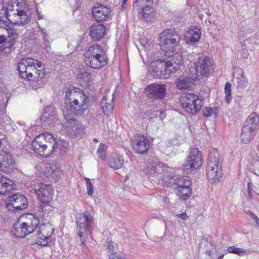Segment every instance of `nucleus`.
I'll use <instances>...</instances> for the list:
<instances>
[{
	"instance_id": "nucleus-1",
	"label": "nucleus",
	"mask_w": 259,
	"mask_h": 259,
	"mask_svg": "<svg viewBox=\"0 0 259 259\" xmlns=\"http://www.w3.org/2000/svg\"><path fill=\"white\" fill-rule=\"evenodd\" d=\"M39 205L38 210L35 214L28 213L26 214L24 222L15 224L13 226L15 231V234L17 237L23 238L27 235L32 233L39 224L40 222L48 220L49 211L51 210L50 205L43 206Z\"/></svg>"
},
{
	"instance_id": "nucleus-2",
	"label": "nucleus",
	"mask_w": 259,
	"mask_h": 259,
	"mask_svg": "<svg viewBox=\"0 0 259 259\" xmlns=\"http://www.w3.org/2000/svg\"><path fill=\"white\" fill-rule=\"evenodd\" d=\"M89 100L90 97L79 88L69 87L66 91L65 103L70 115L78 116L83 114Z\"/></svg>"
},
{
	"instance_id": "nucleus-3",
	"label": "nucleus",
	"mask_w": 259,
	"mask_h": 259,
	"mask_svg": "<svg viewBox=\"0 0 259 259\" xmlns=\"http://www.w3.org/2000/svg\"><path fill=\"white\" fill-rule=\"evenodd\" d=\"M160 48L165 53V56L174 57V55L179 50L181 38L179 32L172 28L163 30L159 35Z\"/></svg>"
},
{
	"instance_id": "nucleus-4",
	"label": "nucleus",
	"mask_w": 259,
	"mask_h": 259,
	"mask_svg": "<svg viewBox=\"0 0 259 259\" xmlns=\"http://www.w3.org/2000/svg\"><path fill=\"white\" fill-rule=\"evenodd\" d=\"M32 150L41 157H49L58 148L59 144L51 134H43L37 136L32 141Z\"/></svg>"
},
{
	"instance_id": "nucleus-5",
	"label": "nucleus",
	"mask_w": 259,
	"mask_h": 259,
	"mask_svg": "<svg viewBox=\"0 0 259 259\" xmlns=\"http://www.w3.org/2000/svg\"><path fill=\"white\" fill-rule=\"evenodd\" d=\"M76 231L79 235L81 243L85 242V236L88 233L91 234L93 225L94 223L93 216L87 211L77 213L75 217Z\"/></svg>"
},
{
	"instance_id": "nucleus-6",
	"label": "nucleus",
	"mask_w": 259,
	"mask_h": 259,
	"mask_svg": "<svg viewBox=\"0 0 259 259\" xmlns=\"http://www.w3.org/2000/svg\"><path fill=\"white\" fill-rule=\"evenodd\" d=\"M258 122L259 116L255 112L251 113L245 120L240 136L243 143L248 144L253 139L259 126Z\"/></svg>"
},
{
	"instance_id": "nucleus-7",
	"label": "nucleus",
	"mask_w": 259,
	"mask_h": 259,
	"mask_svg": "<svg viewBox=\"0 0 259 259\" xmlns=\"http://www.w3.org/2000/svg\"><path fill=\"white\" fill-rule=\"evenodd\" d=\"M190 71L191 75L199 81L203 77L207 78L213 71L209 57L205 56L199 58L197 62L194 63L193 67L190 68Z\"/></svg>"
},
{
	"instance_id": "nucleus-8",
	"label": "nucleus",
	"mask_w": 259,
	"mask_h": 259,
	"mask_svg": "<svg viewBox=\"0 0 259 259\" xmlns=\"http://www.w3.org/2000/svg\"><path fill=\"white\" fill-rule=\"evenodd\" d=\"M219 154L217 151L209 153L206 167L207 177L209 182L213 184L220 181L222 172L219 167Z\"/></svg>"
},
{
	"instance_id": "nucleus-9",
	"label": "nucleus",
	"mask_w": 259,
	"mask_h": 259,
	"mask_svg": "<svg viewBox=\"0 0 259 259\" xmlns=\"http://www.w3.org/2000/svg\"><path fill=\"white\" fill-rule=\"evenodd\" d=\"M6 203L8 210L14 213L19 212L28 206L27 198L20 193L9 196L6 199Z\"/></svg>"
},
{
	"instance_id": "nucleus-10",
	"label": "nucleus",
	"mask_w": 259,
	"mask_h": 259,
	"mask_svg": "<svg viewBox=\"0 0 259 259\" xmlns=\"http://www.w3.org/2000/svg\"><path fill=\"white\" fill-rule=\"evenodd\" d=\"M202 164L201 153L197 149L193 148L191 150L182 167L185 172L190 173L198 169Z\"/></svg>"
},
{
	"instance_id": "nucleus-11",
	"label": "nucleus",
	"mask_w": 259,
	"mask_h": 259,
	"mask_svg": "<svg viewBox=\"0 0 259 259\" xmlns=\"http://www.w3.org/2000/svg\"><path fill=\"white\" fill-rule=\"evenodd\" d=\"M33 65L41 68V62L31 58H23L18 63V69L22 78L29 80L32 79L33 74L31 72Z\"/></svg>"
},
{
	"instance_id": "nucleus-12",
	"label": "nucleus",
	"mask_w": 259,
	"mask_h": 259,
	"mask_svg": "<svg viewBox=\"0 0 259 259\" xmlns=\"http://www.w3.org/2000/svg\"><path fill=\"white\" fill-rule=\"evenodd\" d=\"M35 192L40 202V204L44 206L50 205L53 196V190L51 185L41 183L35 187ZM41 207H43V206Z\"/></svg>"
},
{
	"instance_id": "nucleus-13",
	"label": "nucleus",
	"mask_w": 259,
	"mask_h": 259,
	"mask_svg": "<svg viewBox=\"0 0 259 259\" xmlns=\"http://www.w3.org/2000/svg\"><path fill=\"white\" fill-rule=\"evenodd\" d=\"M132 148L137 154H145L150 148V140L145 136L137 134L131 139Z\"/></svg>"
},
{
	"instance_id": "nucleus-14",
	"label": "nucleus",
	"mask_w": 259,
	"mask_h": 259,
	"mask_svg": "<svg viewBox=\"0 0 259 259\" xmlns=\"http://www.w3.org/2000/svg\"><path fill=\"white\" fill-rule=\"evenodd\" d=\"M31 72L33 74L32 77L33 80H29L30 85L34 90L42 87L46 83L45 77L46 70L42 63L41 62V68L39 66L33 65Z\"/></svg>"
},
{
	"instance_id": "nucleus-15",
	"label": "nucleus",
	"mask_w": 259,
	"mask_h": 259,
	"mask_svg": "<svg viewBox=\"0 0 259 259\" xmlns=\"http://www.w3.org/2000/svg\"><path fill=\"white\" fill-rule=\"evenodd\" d=\"M166 85L164 84L151 83L145 89V94L148 98L155 101L161 100L165 96Z\"/></svg>"
},
{
	"instance_id": "nucleus-16",
	"label": "nucleus",
	"mask_w": 259,
	"mask_h": 259,
	"mask_svg": "<svg viewBox=\"0 0 259 259\" xmlns=\"http://www.w3.org/2000/svg\"><path fill=\"white\" fill-rule=\"evenodd\" d=\"M111 14V8L100 3L96 4L92 10L93 17L97 21L104 22L109 18Z\"/></svg>"
},
{
	"instance_id": "nucleus-17",
	"label": "nucleus",
	"mask_w": 259,
	"mask_h": 259,
	"mask_svg": "<svg viewBox=\"0 0 259 259\" xmlns=\"http://www.w3.org/2000/svg\"><path fill=\"white\" fill-rule=\"evenodd\" d=\"M148 161L150 165L144 169V172L146 175L156 177L163 171L164 164L160 162L157 158L151 157L148 159Z\"/></svg>"
},
{
	"instance_id": "nucleus-18",
	"label": "nucleus",
	"mask_w": 259,
	"mask_h": 259,
	"mask_svg": "<svg viewBox=\"0 0 259 259\" xmlns=\"http://www.w3.org/2000/svg\"><path fill=\"white\" fill-rule=\"evenodd\" d=\"M15 160L11 155L4 152L0 155V170L6 173L11 174L16 169Z\"/></svg>"
},
{
	"instance_id": "nucleus-19",
	"label": "nucleus",
	"mask_w": 259,
	"mask_h": 259,
	"mask_svg": "<svg viewBox=\"0 0 259 259\" xmlns=\"http://www.w3.org/2000/svg\"><path fill=\"white\" fill-rule=\"evenodd\" d=\"M167 61L164 60H156L153 61L150 65V69L153 72V76L157 78H167L166 74Z\"/></svg>"
},
{
	"instance_id": "nucleus-20",
	"label": "nucleus",
	"mask_w": 259,
	"mask_h": 259,
	"mask_svg": "<svg viewBox=\"0 0 259 259\" xmlns=\"http://www.w3.org/2000/svg\"><path fill=\"white\" fill-rule=\"evenodd\" d=\"M172 60L167 61L166 65V74L167 78L169 76L178 74L181 71L179 68V65L182 61L183 57L181 55L176 53L174 55V57H172Z\"/></svg>"
},
{
	"instance_id": "nucleus-21",
	"label": "nucleus",
	"mask_w": 259,
	"mask_h": 259,
	"mask_svg": "<svg viewBox=\"0 0 259 259\" xmlns=\"http://www.w3.org/2000/svg\"><path fill=\"white\" fill-rule=\"evenodd\" d=\"M107 56L106 52L101 53L88 61H85V63L94 69L100 68L107 64Z\"/></svg>"
},
{
	"instance_id": "nucleus-22",
	"label": "nucleus",
	"mask_w": 259,
	"mask_h": 259,
	"mask_svg": "<svg viewBox=\"0 0 259 259\" xmlns=\"http://www.w3.org/2000/svg\"><path fill=\"white\" fill-rule=\"evenodd\" d=\"M30 20L31 13L30 11L18 14L14 13L12 14V21L11 23L15 25L24 26L28 24Z\"/></svg>"
},
{
	"instance_id": "nucleus-23",
	"label": "nucleus",
	"mask_w": 259,
	"mask_h": 259,
	"mask_svg": "<svg viewBox=\"0 0 259 259\" xmlns=\"http://www.w3.org/2000/svg\"><path fill=\"white\" fill-rule=\"evenodd\" d=\"M56 118V113L53 107H48L44 111L40 118L42 126L50 125L54 122Z\"/></svg>"
},
{
	"instance_id": "nucleus-24",
	"label": "nucleus",
	"mask_w": 259,
	"mask_h": 259,
	"mask_svg": "<svg viewBox=\"0 0 259 259\" xmlns=\"http://www.w3.org/2000/svg\"><path fill=\"white\" fill-rule=\"evenodd\" d=\"M105 26L102 24H93L90 27V35L95 41L100 40L105 34Z\"/></svg>"
},
{
	"instance_id": "nucleus-25",
	"label": "nucleus",
	"mask_w": 259,
	"mask_h": 259,
	"mask_svg": "<svg viewBox=\"0 0 259 259\" xmlns=\"http://www.w3.org/2000/svg\"><path fill=\"white\" fill-rule=\"evenodd\" d=\"M196 79L190 74L189 76H180L176 81V86L179 90L187 89L192 87Z\"/></svg>"
},
{
	"instance_id": "nucleus-26",
	"label": "nucleus",
	"mask_w": 259,
	"mask_h": 259,
	"mask_svg": "<svg viewBox=\"0 0 259 259\" xmlns=\"http://www.w3.org/2000/svg\"><path fill=\"white\" fill-rule=\"evenodd\" d=\"M155 11L152 7L148 5L141 8L140 12L141 18L146 22H151L155 19Z\"/></svg>"
},
{
	"instance_id": "nucleus-27",
	"label": "nucleus",
	"mask_w": 259,
	"mask_h": 259,
	"mask_svg": "<svg viewBox=\"0 0 259 259\" xmlns=\"http://www.w3.org/2000/svg\"><path fill=\"white\" fill-rule=\"evenodd\" d=\"M189 100H190L188 99L187 94L183 95L181 96L180 99V101L182 108L188 113L195 115L196 114L197 107L198 108V106H192L191 102H190Z\"/></svg>"
},
{
	"instance_id": "nucleus-28",
	"label": "nucleus",
	"mask_w": 259,
	"mask_h": 259,
	"mask_svg": "<svg viewBox=\"0 0 259 259\" xmlns=\"http://www.w3.org/2000/svg\"><path fill=\"white\" fill-rule=\"evenodd\" d=\"M112 98L111 100H110V97L107 95L104 96L100 103L103 112L107 116H109V114L111 113L113 110V94L112 95Z\"/></svg>"
},
{
	"instance_id": "nucleus-29",
	"label": "nucleus",
	"mask_w": 259,
	"mask_h": 259,
	"mask_svg": "<svg viewBox=\"0 0 259 259\" xmlns=\"http://www.w3.org/2000/svg\"><path fill=\"white\" fill-rule=\"evenodd\" d=\"M201 34V30L198 27H190L185 35L186 40L188 43L198 42L200 38Z\"/></svg>"
},
{
	"instance_id": "nucleus-30",
	"label": "nucleus",
	"mask_w": 259,
	"mask_h": 259,
	"mask_svg": "<svg viewBox=\"0 0 259 259\" xmlns=\"http://www.w3.org/2000/svg\"><path fill=\"white\" fill-rule=\"evenodd\" d=\"M13 182L0 174V195L8 193L13 189Z\"/></svg>"
},
{
	"instance_id": "nucleus-31",
	"label": "nucleus",
	"mask_w": 259,
	"mask_h": 259,
	"mask_svg": "<svg viewBox=\"0 0 259 259\" xmlns=\"http://www.w3.org/2000/svg\"><path fill=\"white\" fill-rule=\"evenodd\" d=\"M105 52L104 49L98 45H94L90 46L87 50L85 51L84 53V61H87L92 59V58L97 56L101 53Z\"/></svg>"
},
{
	"instance_id": "nucleus-32",
	"label": "nucleus",
	"mask_w": 259,
	"mask_h": 259,
	"mask_svg": "<svg viewBox=\"0 0 259 259\" xmlns=\"http://www.w3.org/2000/svg\"><path fill=\"white\" fill-rule=\"evenodd\" d=\"M110 166L114 169L121 168L123 164L122 157L117 153L112 154L109 159Z\"/></svg>"
},
{
	"instance_id": "nucleus-33",
	"label": "nucleus",
	"mask_w": 259,
	"mask_h": 259,
	"mask_svg": "<svg viewBox=\"0 0 259 259\" xmlns=\"http://www.w3.org/2000/svg\"><path fill=\"white\" fill-rule=\"evenodd\" d=\"M190 186H185L180 189H174V192L181 198L187 200L192 193V189Z\"/></svg>"
},
{
	"instance_id": "nucleus-34",
	"label": "nucleus",
	"mask_w": 259,
	"mask_h": 259,
	"mask_svg": "<svg viewBox=\"0 0 259 259\" xmlns=\"http://www.w3.org/2000/svg\"><path fill=\"white\" fill-rule=\"evenodd\" d=\"M234 82L238 91L244 90L248 85V80L244 76V72L242 70H241L240 76L236 78Z\"/></svg>"
},
{
	"instance_id": "nucleus-35",
	"label": "nucleus",
	"mask_w": 259,
	"mask_h": 259,
	"mask_svg": "<svg viewBox=\"0 0 259 259\" xmlns=\"http://www.w3.org/2000/svg\"><path fill=\"white\" fill-rule=\"evenodd\" d=\"M174 184L177 187L175 189H180L191 185V181L189 177L183 176L178 177L174 180Z\"/></svg>"
},
{
	"instance_id": "nucleus-36",
	"label": "nucleus",
	"mask_w": 259,
	"mask_h": 259,
	"mask_svg": "<svg viewBox=\"0 0 259 259\" xmlns=\"http://www.w3.org/2000/svg\"><path fill=\"white\" fill-rule=\"evenodd\" d=\"M64 116L67 121L68 124H69V125H67L68 132H69L72 135H75L78 127L77 125L75 124L74 119L71 116L69 117L68 114L65 113H64Z\"/></svg>"
},
{
	"instance_id": "nucleus-37",
	"label": "nucleus",
	"mask_w": 259,
	"mask_h": 259,
	"mask_svg": "<svg viewBox=\"0 0 259 259\" xmlns=\"http://www.w3.org/2000/svg\"><path fill=\"white\" fill-rule=\"evenodd\" d=\"M39 230L45 236L46 239H49L51 236L53 234L54 229L52 228L50 223L42 224L39 227Z\"/></svg>"
},
{
	"instance_id": "nucleus-38",
	"label": "nucleus",
	"mask_w": 259,
	"mask_h": 259,
	"mask_svg": "<svg viewBox=\"0 0 259 259\" xmlns=\"http://www.w3.org/2000/svg\"><path fill=\"white\" fill-rule=\"evenodd\" d=\"M188 99H189V101L191 102L192 104V106H198L197 107L196 113H197L201 109L202 106V100L199 98V97L197 95H195L192 93H187Z\"/></svg>"
},
{
	"instance_id": "nucleus-39",
	"label": "nucleus",
	"mask_w": 259,
	"mask_h": 259,
	"mask_svg": "<svg viewBox=\"0 0 259 259\" xmlns=\"http://www.w3.org/2000/svg\"><path fill=\"white\" fill-rule=\"evenodd\" d=\"M12 4H16V14L29 11L25 3L22 0H12Z\"/></svg>"
},
{
	"instance_id": "nucleus-40",
	"label": "nucleus",
	"mask_w": 259,
	"mask_h": 259,
	"mask_svg": "<svg viewBox=\"0 0 259 259\" xmlns=\"http://www.w3.org/2000/svg\"><path fill=\"white\" fill-rule=\"evenodd\" d=\"M16 4H12V0L8 3V6L6 7V9L5 10L4 14L5 15V17L7 19H9V20L11 22L12 14L14 13H15L14 9V7Z\"/></svg>"
},
{
	"instance_id": "nucleus-41",
	"label": "nucleus",
	"mask_w": 259,
	"mask_h": 259,
	"mask_svg": "<svg viewBox=\"0 0 259 259\" xmlns=\"http://www.w3.org/2000/svg\"><path fill=\"white\" fill-rule=\"evenodd\" d=\"M39 29L42 36L44 45L45 46L46 49H50L51 43L48 31L44 28L39 27Z\"/></svg>"
},
{
	"instance_id": "nucleus-42",
	"label": "nucleus",
	"mask_w": 259,
	"mask_h": 259,
	"mask_svg": "<svg viewBox=\"0 0 259 259\" xmlns=\"http://www.w3.org/2000/svg\"><path fill=\"white\" fill-rule=\"evenodd\" d=\"M219 111V108L218 107H206L203 110V115L206 117H209L212 115H214L215 116H217Z\"/></svg>"
},
{
	"instance_id": "nucleus-43",
	"label": "nucleus",
	"mask_w": 259,
	"mask_h": 259,
	"mask_svg": "<svg viewBox=\"0 0 259 259\" xmlns=\"http://www.w3.org/2000/svg\"><path fill=\"white\" fill-rule=\"evenodd\" d=\"M231 84L229 82H227L225 86V101L228 104H229L232 100V92H231Z\"/></svg>"
},
{
	"instance_id": "nucleus-44",
	"label": "nucleus",
	"mask_w": 259,
	"mask_h": 259,
	"mask_svg": "<svg viewBox=\"0 0 259 259\" xmlns=\"http://www.w3.org/2000/svg\"><path fill=\"white\" fill-rule=\"evenodd\" d=\"M107 146L103 143H101L98 148L97 153L100 158L104 160L106 158V150Z\"/></svg>"
},
{
	"instance_id": "nucleus-45",
	"label": "nucleus",
	"mask_w": 259,
	"mask_h": 259,
	"mask_svg": "<svg viewBox=\"0 0 259 259\" xmlns=\"http://www.w3.org/2000/svg\"><path fill=\"white\" fill-rule=\"evenodd\" d=\"M5 30L7 31L8 37L18 38V33L16 29L13 27L11 25L8 24Z\"/></svg>"
},
{
	"instance_id": "nucleus-46",
	"label": "nucleus",
	"mask_w": 259,
	"mask_h": 259,
	"mask_svg": "<svg viewBox=\"0 0 259 259\" xmlns=\"http://www.w3.org/2000/svg\"><path fill=\"white\" fill-rule=\"evenodd\" d=\"M227 250L229 253L236 254L239 255H242L245 253V250L244 249L236 247L234 246H229Z\"/></svg>"
},
{
	"instance_id": "nucleus-47",
	"label": "nucleus",
	"mask_w": 259,
	"mask_h": 259,
	"mask_svg": "<svg viewBox=\"0 0 259 259\" xmlns=\"http://www.w3.org/2000/svg\"><path fill=\"white\" fill-rule=\"evenodd\" d=\"M152 0H135L133 3V7L134 8L139 7H141L142 8L145 6H147V5H146V4H152Z\"/></svg>"
},
{
	"instance_id": "nucleus-48",
	"label": "nucleus",
	"mask_w": 259,
	"mask_h": 259,
	"mask_svg": "<svg viewBox=\"0 0 259 259\" xmlns=\"http://www.w3.org/2000/svg\"><path fill=\"white\" fill-rule=\"evenodd\" d=\"M51 169L52 170V177H56V179L61 177L62 172L61 171L59 167H57L56 165H52L51 167Z\"/></svg>"
},
{
	"instance_id": "nucleus-49",
	"label": "nucleus",
	"mask_w": 259,
	"mask_h": 259,
	"mask_svg": "<svg viewBox=\"0 0 259 259\" xmlns=\"http://www.w3.org/2000/svg\"><path fill=\"white\" fill-rule=\"evenodd\" d=\"M79 75L80 79L82 80L83 83H87L89 82L91 79V75L89 73L85 72L83 73H80Z\"/></svg>"
},
{
	"instance_id": "nucleus-50",
	"label": "nucleus",
	"mask_w": 259,
	"mask_h": 259,
	"mask_svg": "<svg viewBox=\"0 0 259 259\" xmlns=\"http://www.w3.org/2000/svg\"><path fill=\"white\" fill-rule=\"evenodd\" d=\"M8 39H6V42H5L6 48H10L12 46H13L15 42V39L17 38L14 37H8Z\"/></svg>"
},
{
	"instance_id": "nucleus-51",
	"label": "nucleus",
	"mask_w": 259,
	"mask_h": 259,
	"mask_svg": "<svg viewBox=\"0 0 259 259\" xmlns=\"http://www.w3.org/2000/svg\"><path fill=\"white\" fill-rule=\"evenodd\" d=\"M87 188L88 190V194L90 196H92L94 193V186L92 183H90L87 185Z\"/></svg>"
},
{
	"instance_id": "nucleus-52",
	"label": "nucleus",
	"mask_w": 259,
	"mask_h": 259,
	"mask_svg": "<svg viewBox=\"0 0 259 259\" xmlns=\"http://www.w3.org/2000/svg\"><path fill=\"white\" fill-rule=\"evenodd\" d=\"M49 239H44L41 240H38L36 243L38 245H41L42 246H50L49 242H48Z\"/></svg>"
},
{
	"instance_id": "nucleus-53",
	"label": "nucleus",
	"mask_w": 259,
	"mask_h": 259,
	"mask_svg": "<svg viewBox=\"0 0 259 259\" xmlns=\"http://www.w3.org/2000/svg\"><path fill=\"white\" fill-rule=\"evenodd\" d=\"M248 213L249 215L254 220L257 226L259 227V218L251 210H248Z\"/></svg>"
},
{
	"instance_id": "nucleus-54",
	"label": "nucleus",
	"mask_w": 259,
	"mask_h": 259,
	"mask_svg": "<svg viewBox=\"0 0 259 259\" xmlns=\"http://www.w3.org/2000/svg\"><path fill=\"white\" fill-rule=\"evenodd\" d=\"M252 184L251 183V182H249L247 183V193H248V197L250 198H252Z\"/></svg>"
},
{
	"instance_id": "nucleus-55",
	"label": "nucleus",
	"mask_w": 259,
	"mask_h": 259,
	"mask_svg": "<svg viewBox=\"0 0 259 259\" xmlns=\"http://www.w3.org/2000/svg\"><path fill=\"white\" fill-rule=\"evenodd\" d=\"M6 42V36L3 34H0V45ZM2 50V47H0V51Z\"/></svg>"
},
{
	"instance_id": "nucleus-56",
	"label": "nucleus",
	"mask_w": 259,
	"mask_h": 259,
	"mask_svg": "<svg viewBox=\"0 0 259 259\" xmlns=\"http://www.w3.org/2000/svg\"><path fill=\"white\" fill-rule=\"evenodd\" d=\"M241 57L243 58H247L248 56V53L247 50L243 49L241 52Z\"/></svg>"
},
{
	"instance_id": "nucleus-57",
	"label": "nucleus",
	"mask_w": 259,
	"mask_h": 259,
	"mask_svg": "<svg viewBox=\"0 0 259 259\" xmlns=\"http://www.w3.org/2000/svg\"><path fill=\"white\" fill-rule=\"evenodd\" d=\"M8 25L6 21L0 19V29L3 28L5 29Z\"/></svg>"
},
{
	"instance_id": "nucleus-58",
	"label": "nucleus",
	"mask_w": 259,
	"mask_h": 259,
	"mask_svg": "<svg viewBox=\"0 0 259 259\" xmlns=\"http://www.w3.org/2000/svg\"><path fill=\"white\" fill-rule=\"evenodd\" d=\"M44 235L41 233V231L40 230H38L37 231V239L39 240H43L44 239H45V236H44Z\"/></svg>"
},
{
	"instance_id": "nucleus-59",
	"label": "nucleus",
	"mask_w": 259,
	"mask_h": 259,
	"mask_svg": "<svg viewBox=\"0 0 259 259\" xmlns=\"http://www.w3.org/2000/svg\"><path fill=\"white\" fill-rule=\"evenodd\" d=\"M110 259H122L121 256L118 254H115V253L111 254L109 256Z\"/></svg>"
},
{
	"instance_id": "nucleus-60",
	"label": "nucleus",
	"mask_w": 259,
	"mask_h": 259,
	"mask_svg": "<svg viewBox=\"0 0 259 259\" xmlns=\"http://www.w3.org/2000/svg\"><path fill=\"white\" fill-rule=\"evenodd\" d=\"M108 249L110 252H114V248L113 244L110 242L108 245Z\"/></svg>"
},
{
	"instance_id": "nucleus-61",
	"label": "nucleus",
	"mask_w": 259,
	"mask_h": 259,
	"mask_svg": "<svg viewBox=\"0 0 259 259\" xmlns=\"http://www.w3.org/2000/svg\"><path fill=\"white\" fill-rule=\"evenodd\" d=\"M178 215L181 219H183V220H186L188 217L186 212L181 213Z\"/></svg>"
},
{
	"instance_id": "nucleus-62",
	"label": "nucleus",
	"mask_w": 259,
	"mask_h": 259,
	"mask_svg": "<svg viewBox=\"0 0 259 259\" xmlns=\"http://www.w3.org/2000/svg\"><path fill=\"white\" fill-rule=\"evenodd\" d=\"M166 117V113L165 111H160L159 114V118L161 119V120H163V119Z\"/></svg>"
},
{
	"instance_id": "nucleus-63",
	"label": "nucleus",
	"mask_w": 259,
	"mask_h": 259,
	"mask_svg": "<svg viewBox=\"0 0 259 259\" xmlns=\"http://www.w3.org/2000/svg\"><path fill=\"white\" fill-rule=\"evenodd\" d=\"M204 245L206 246V247H208L209 246H210V248H211V249H212L213 247L212 243L210 241H209V242L205 241V243Z\"/></svg>"
},
{
	"instance_id": "nucleus-64",
	"label": "nucleus",
	"mask_w": 259,
	"mask_h": 259,
	"mask_svg": "<svg viewBox=\"0 0 259 259\" xmlns=\"http://www.w3.org/2000/svg\"><path fill=\"white\" fill-rule=\"evenodd\" d=\"M127 1V0H122V5H121V9L122 10H123L124 9V8H125L124 5L126 4Z\"/></svg>"
}]
</instances>
